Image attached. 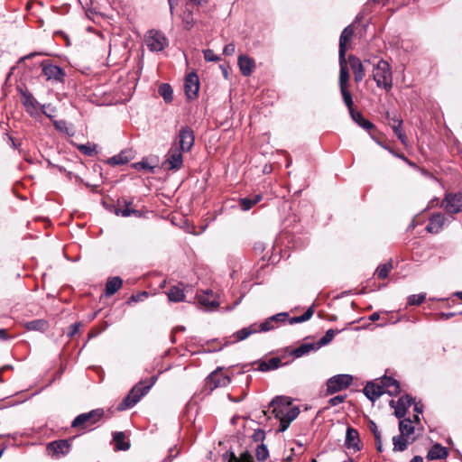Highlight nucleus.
<instances>
[{
	"instance_id": "49530a36",
	"label": "nucleus",
	"mask_w": 462,
	"mask_h": 462,
	"mask_svg": "<svg viewBox=\"0 0 462 462\" xmlns=\"http://www.w3.org/2000/svg\"><path fill=\"white\" fill-rule=\"evenodd\" d=\"M281 361L277 358L271 359L268 363L263 362L260 365V370L261 371H268L270 369H275L278 367V365Z\"/></svg>"
},
{
	"instance_id": "f8f14e48",
	"label": "nucleus",
	"mask_w": 462,
	"mask_h": 462,
	"mask_svg": "<svg viewBox=\"0 0 462 462\" xmlns=\"http://www.w3.org/2000/svg\"><path fill=\"white\" fill-rule=\"evenodd\" d=\"M21 101L26 112L29 113L31 116L37 118L41 115L40 111L42 106L31 94L23 93Z\"/></svg>"
},
{
	"instance_id": "c9c22d12",
	"label": "nucleus",
	"mask_w": 462,
	"mask_h": 462,
	"mask_svg": "<svg viewBox=\"0 0 462 462\" xmlns=\"http://www.w3.org/2000/svg\"><path fill=\"white\" fill-rule=\"evenodd\" d=\"M159 94L163 97L166 103L172 101V88L169 84H162L158 89Z\"/></svg>"
},
{
	"instance_id": "ddd939ff",
	"label": "nucleus",
	"mask_w": 462,
	"mask_h": 462,
	"mask_svg": "<svg viewBox=\"0 0 462 462\" xmlns=\"http://www.w3.org/2000/svg\"><path fill=\"white\" fill-rule=\"evenodd\" d=\"M230 383V378L220 372L216 370L212 372L207 378V386L210 390H214L217 387L226 386Z\"/></svg>"
},
{
	"instance_id": "412c9836",
	"label": "nucleus",
	"mask_w": 462,
	"mask_h": 462,
	"mask_svg": "<svg viewBox=\"0 0 462 462\" xmlns=\"http://www.w3.org/2000/svg\"><path fill=\"white\" fill-rule=\"evenodd\" d=\"M354 35V29L351 25L346 26L339 39V53L338 56H346V44L351 41Z\"/></svg>"
},
{
	"instance_id": "473e14b6",
	"label": "nucleus",
	"mask_w": 462,
	"mask_h": 462,
	"mask_svg": "<svg viewBox=\"0 0 462 462\" xmlns=\"http://www.w3.org/2000/svg\"><path fill=\"white\" fill-rule=\"evenodd\" d=\"M28 330L45 331L48 328V323L44 319H35L25 324Z\"/></svg>"
},
{
	"instance_id": "72a5a7b5",
	"label": "nucleus",
	"mask_w": 462,
	"mask_h": 462,
	"mask_svg": "<svg viewBox=\"0 0 462 462\" xmlns=\"http://www.w3.org/2000/svg\"><path fill=\"white\" fill-rule=\"evenodd\" d=\"M125 436L123 432H116L114 435V441L116 444V448L118 450H127L130 448V445L127 441H125Z\"/></svg>"
},
{
	"instance_id": "9b49d317",
	"label": "nucleus",
	"mask_w": 462,
	"mask_h": 462,
	"mask_svg": "<svg viewBox=\"0 0 462 462\" xmlns=\"http://www.w3.org/2000/svg\"><path fill=\"white\" fill-rule=\"evenodd\" d=\"M42 72L47 80H52L56 82H62L64 80L65 72L61 68L45 62H42Z\"/></svg>"
},
{
	"instance_id": "5701e85b",
	"label": "nucleus",
	"mask_w": 462,
	"mask_h": 462,
	"mask_svg": "<svg viewBox=\"0 0 462 462\" xmlns=\"http://www.w3.org/2000/svg\"><path fill=\"white\" fill-rule=\"evenodd\" d=\"M444 220H445V218H444L443 215H441V214L433 215L430 218V222L426 226V230L431 234L439 233L442 229V226L444 225Z\"/></svg>"
},
{
	"instance_id": "cd10ccee",
	"label": "nucleus",
	"mask_w": 462,
	"mask_h": 462,
	"mask_svg": "<svg viewBox=\"0 0 462 462\" xmlns=\"http://www.w3.org/2000/svg\"><path fill=\"white\" fill-rule=\"evenodd\" d=\"M122 284L123 281L120 277L116 276L109 278L106 283V295L112 296L122 287Z\"/></svg>"
},
{
	"instance_id": "423d86ee",
	"label": "nucleus",
	"mask_w": 462,
	"mask_h": 462,
	"mask_svg": "<svg viewBox=\"0 0 462 462\" xmlns=\"http://www.w3.org/2000/svg\"><path fill=\"white\" fill-rule=\"evenodd\" d=\"M145 43L151 51H161L168 45V40L158 31H149L145 36Z\"/></svg>"
},
{
	"instance_id": "79ce46f5",
	"label": "nucleus",
	"mask_w": 462,
	"mask_h": 462,
	"mask_svg": "<svg viewBox=\"0 0 462 462\" xmlns=\"http://www.w3.org/2000/svg\"><path fill=\"white\" fill-rule=\"evenodd\" d=\"M255 456L259 461L266 460L269 456L266 446L263 444L258 445L255 450Z\"/></svg>"
},
{
	"instance_id": "20e7f679",
	"label": "nucleus",
	"mask_w": 462,
	"mask_h": 462,
	"mask_svg": "<svg viewBox=\"0 0 462 462\" xmlns=\"http://www.w3.org/2000/svg\"><path fill=\"white\" fill-rule=\"evenodd\" d=\"M156 379L157 377L155 376L152 377L151 383L146 386H143V383H139L134 386L127 396L118 405V410L123 411L134 406L139 402V400L149 392L151 387L154 384Z\"/></svg>"
},
{
	"instance_id": "5fc2aeb1",
	"label": "nucleus",
	"mask_w": 462,
	"mask_h": 462,
	"mask_svg": "<svg viewBox=\"0 0 462 462\" xmlns=\"http://www.w3.org/2000/svg\"><path fill=\"white\" fill-rule=\"evenodd\" d=\"M288 314L286 312L278 313L276 315L272 316V319L274 323L283 322L286 320Z\"/></svg>"
},
{
	"instance_id": "393cba45",
	"label": "nucleus",
	"mask_w": 462,
	"mask_h": 462,
	"mask_svg": "<svg viewBox=\"0 0 462 462\" xmlns=\"http://www.w3.org/2000/svg\"><path fill=\"white\" fill-rule=\"evenodd\" d=\"M413 437H408L400 433L399 436L393 438V450L394 451H404L408 445L414 441Z\"/></svg>"
},
{
	"instance_id": "f257e3e1",
	"label": "nucleus",
	"mask_w": 462,
	"mask_h": 462,
	"mask_svg": "<svg viewBox=\"0 0 462 462\" xmlns=\"http://www.w3.org/2000/svg\"><path fill=\"white\" fill-rule=\"evenodd\" d=\"M268 412L273 414L280 420L279 430L284 431L299 415L300 410L297 406L292 405L289 397L280 396L271 402Z\"/></svg>"
},
{
	"instance_id": "774afa93",
	"label": "nucleus",
	"mask_w": 462,
	"mask_h": 462,
	"mask_svg": "<svg viewBox=\"0 0 462 462\" xmlns=\"http://www.w3.org/2000/svg\"><path fill=\"white\" fill-rule=\"evenodd\" d=\"M410 462H423V458L420 456H415Z\"/></svg>"
},
{
	"instance_id": "4468645a",
	"label": "nucleus",
	"mask_w": 462,
	"mask_h": 462,
	"mask_svg": "<svg viewBox=\"0 0 462 462\" xmlns=\"http://www.w3.org/2000/svg\"><path fill=\"white\" fill-rule=\"evenodd\" d=\"M199 89V77L192 72L187 75L184 82V90L188 98H195Z\"/></svg>"
},
{
	"instance_id": "338daca9",
	"label": "nucleus",
	"mask_w": 462,
	"mask_h": 462,
	"mask_svg": "<svg viewBox=\"0 0 462 462\" xmlns=\"http://www.w3.org/2000/svg\"><path fill=\"white\" fill-rule=\"evenodd\" d=\"M375 444H376V448L379 452L382 451V440H381V437L379 438V441L378 440H375Z\"/></svg>"
},
{
	"instance_id": "13d9d810",
	"label": "nucleus",
	"mask_w": 462,
	"mask_h": 462,
	"mask_svg": "<svg viewBox=\"0 0 462 462\" xmlns=\"http://www.w3.org/2000/svg\"><path fill=\"white\" fill-rule=\"evenodd\" d=\"M346 396L343 395H337L329 400V404L331 406H337L340 403H342L345 401Z\"/></svg>"
},
{
	"instance_id": "e433bc0d",
	"label": "nucleus",
	"mask_w": 462,
	"mask_h": 462,
	"mask_svg": "<svg viewBox=\"0 0 462 462\" xmlns=\"http://www.w3.org/2000/svg\"><path fill=\"white\" fill-rule=\"evenodd\" d=\"M155 164H152L149 162L147 159H143L141 162H135L132 164V167L137 171H144L147 172H152L155 168Z\"/></svg>"
},
{
	"instance_id": "bb28decb",
	"label": "nucleus",
	"mask_w": 462,
	"mask_h": 462,
	"mask_svg": "<svg viewBox=\"0 0 462 462\" xmlns=\"http://www.w3.org/2000/svg\"><path fill=\"white\" fill-rule=\"evenodd\" d=\"M448 452L446 448L439 444H435L428 452L427 458L429 460L443 459L446 458Z\"/></svg>"
},
{
	"instance_id": "39448f33",
	"label": "nucleus",
	"mask_w": 462,
	"mask_h": 462,
	"mask_svg": "<svg viewBox=\"0 0 462 462\" xmlns=\"http://www.w3.org/2000/svg\"><path fill=\"white\" fill-rule=\"evenodd\" d=\"M104 415L102 409H96L87 413H81L77 416L71 423L74 428L81 427L83 429L97 422Z\"/></svg>"
},
{
	"instance_id": "0eeeda50",
	"label": "nucleus",
	"mask_w": 462,
	"mask_h": 462,
	"mask_svg": "<svg viewBox=\"0 0 462 462\" xmlns=\"http://www.w3.org/2000/svg\"><path fill=\"white\" fill-rule=\"evenodd\" d=\"M182 151L173 143L169 150L163 165L168 170H180L183 164Z\"/></svg>"
},
{
	"instance_id": "0e129e2a",
	"label": "nucleus",
	"mask_w": 462,
	"mask_h": 462,
	"mask_svg": "<svg viewBox=\"0 0 462 462\" xmlns=\"http://www.w3.org/2000/svg\"><path fill=\"white\" fill-rule=\"evenodd\" d=\"M380 318V315L379 313L377 312H374L371 316H370V320L372 321H375V320H378Z\"/></svg>"
},
{
	"instance_id": "dca6fc26",
	"label": "nucleus",
	"mask_w": 462,
	"mask_h": 462,
	"mask_svg": "<svg viewBox=\"0 0 462 462\" xmlns=\"http://www.w3.org/2000/svg\"><path fill=\"white\" fill-rule=\"evenodd\" d=\"M348 63L354 73L356 82L362 81L365 75V71L360 59L354 55H350L348 57Z\"/></svg>"
},
{
	"instance_id": "4be33fe9",
	"label": "nucleus",
	"mask_w": 462,
	"mask_h": 462,
	"mask_svg": "<svg viewBox=\"0 0 462 462\" xmlns=\"http://www.w3.org/2000/svg\"><path fill=\"white\" fill-rule=\"evenodd\" d=\"M412 399L409 395L399 398L395 406L394 414L401 419L405 416L407 409L412 404Z\"/></svg>"
},
{
	"instance_id": "7c9ffc66",
	"label": "nucleus",
	"mask_w": 462,
	"mask_h": 462,
	"mask_svg": "<svg viewBox=\"0 0 462 462\" xmlns=\"http://www.w3.org/2000/svg\"><path fill=\"white\" fill-rule=\"evenodd\" d=\"M348 110H349V113L351 115L352 119L355 122H356L363 128L370 129V128H372L374 126L371 122L367 121L366 119H365L363 117L361 113L354 111L353 106H351V108H348Z\"/></svg>"
},
{
	"instance_id": "f3484780",
	"label": "nucleus",
	"mask_w": 462,
	"mask_h": 462,
	"mask_svg": "<svg viewBox=\"0 0 462 462\" xmlns=\"http://www.w3.org/2000/svg\"><path fill=\"white\" fill-rule=\"evenodd\" d=\"M364 393L369 400L374 402L382 394L384 393V390L383 389V386H381V384L379 383V381L369 382L364 388Z\"/></svg>"
},
{
	"instance_id": "69168bd1",
	"label": "nucleus",
	"mask_w": 462,
	"mask_h": 462,
	"mask_svg": "<svg viewBox=\"0 0 462 462\" xmlns=\"http://www.w3.org/2000/svg\"><path fill=\"white\" fill-rule=\"evenodd\" d=\"M253 200V203L255 205L256 203H258L261 199H262V196L261 195H254L253 199H251Z\"/></svg>"
},
{
	"instance_id": "09e8293b",
	"label": "nucleus",
	"mask_w": 462,
	"mask_h": 462,
	"mask_svg": "<svg viewBox=\"0 0 462 462\" xmlns=\"http://www.w3.org/2000/svg\"><path fill=\"white\" fill-rule=\"evenodd\" d=\"M42 114L45 115L47 117L49 118H52L54 117L55 116V108L51 106V105H42L41 106V111H40Z\"/></svg>"
},
{
	"instance_id": "603ef678",
	"label": "nucleus",
	"mask_w": 462,
	"mask_h": 462,
	"mask_svg": "<svg viewBox=\"0 0 462 462\" xmlns=\"http://www.w3.org/2000/svg\"><path fill=\"white\" fill-rule=\"evenodd\" d=\"M393 122H394V125H392V128L393 130V133L397 136L398 134L402 133L401 130L402 121L400 119L394 118Z\"/></svg>"
},
{
	"instance_id": "864d4df0",
	"label": "nucleus",
	"mask_w": 462,
	"mask_h": 462,
	"mask_svg": "<svg viewBox=\"0 0 462 462\" xmlns=\"http://www.w3.org/2000/svg\"><path fill=\"white\" fill-rule=\"evenodd\" d=\"M147 296H148V293L146 291H143L142 293H139V294H136V295H132L129 298L128 303H130V302H137V301L143 300V298H146Z\"/></svg>"
},
{
	"instance_id": "6e6552de",
	"label": "nucleus",
	"mask_w": 462,
	"mask_h": 462,
	"mask_svg": "<svg viewBox=\"0 0 462 462\" xmlns=\"http://www.w3.org/2000/svg\"><path fill=\"white\" fill-rule=\"evenodd\" d=\"M352 376L349 374H337L327 382V392L330 394L347 388L352 383Z\"/></svg>"
},
{
	"instance_id": "ea45409f",
	"label": "nucleus",
	"mask_w": 462,
	"mask_h": 462,
	"mask_svg": "<svg viewBox=\"0 0 462 462\" xmlns=\"http://www.w3.org/2000/svg\"><path fill=\"white\" fill-rule=\"evenodd\" d=\"M336 335V331L333 329H328L326 334L317 342V346L320 348L323 346L330 343Z\"/></svg>"
},
{
	"instance_id": "6e6d98bb",
	"label": "nucleus",
	"mask_w": 462,
	"mask_h": 462,
	"mask_svg": "<svg viewBox=\"0 0 462 462\" xmlns=\"http://www.w3.org/2000/svg\"><path fill=\"white\" fill-rule=\"evenodd\" d=\"M369 429L374 433V439L379 441V438L381 437L380 431L377 429L376 424L374 421H370Z\"/></svg>"
},
{
	"instance_id": "f03ea898",
	"label": "nucleus",
	"mask_w": 462,
	"mask_h": 462,
	"mask_svg": "<svg viewBox=\"0 0 462 462\" xmlns=\"http://www.w3.org/2000/svg\"><path fill=\"white\" fill-rule=\"evenodd\" d=\"M373 79L375 81L377 88L389 92L393 88V72L390 64L380 60L374 65L372 72Z\"/></svg>"
},
{
	"instance_id": "e2e57ef3",
	"label": "nucleus",
	"mask_w": 462,
	"mask_h": 462,
	"mask_svg": "<svg viewBox=\"0 0 462 462\" xmlns=\"http://www.w3.org/2000/svg\"><path fill=\"white\" fill-rule=\"evenodd\" d=\"M398 139L403 143H406V136L403 133L397 135Z\"/></svg>"
},
{
	"instance_id": "680f3d73",
	"label": "nucleus",
	"mask_w": 462,
	"mask_h": 462,
	"mask_svg": "<svg viewBox=\"0 0 462 462\" xmlns=\"http://www.w3.org/2000/svg\"><path fill=\"white\" fill-rule=\"evenodd\" d=\"M0 338L5 340L8 338L7 331L5 329H0Z\"/></svg>"
},
{
	"instance_id": "aec40b11",
	"label": "nucleus",
	"mask_w": 462,
	"mask_h": 462,
	"mask_svg": "<svg viewBox=\"0 0 462 462\" xmlns=\"http://www.w3.org/2000/svg\"><path fill=\"white\" fill-rule=\"evenodd\" d=\"M379 383L389 395H397L400 393L398 381L392 377L384 376L379 380Z\"/></svg>"
},
{
	"instance_id": "a19ab883",
	"label": "nucleus",
	"mask_w": 462,
	"mask_h": 462,
	"mask_svg": "<svg viewBox=\"0 0 462 462\" xmlns=\"http://www.w3.org/2000/svg\"><path fill=\"white\" fill-rule=\"evenodd\" d=\"M313 313H314V311H313L312 308H309L302 315L292 318L291 319L290 323L293 324V323H301V322L307 321L312 317Z\"/></svg>"
},
{
	"instance_id": "c756f323",
	"label": "nucleus",
	"mask_w": 462,
	"mask_h": 462,
	"mask_svg": "<svg viewBox=\"0 0 462 462\" xmlns=\"http://www.w3.org/2000/svg\"><path fill=\"white\" fill-rule=\"evenodd\" d=\"M318 349H319V347L317 346V343H303L292 351V355L295 357H300L304 355L309 354L311 351L318 350Z\"/></svg>"
},
{
	"instance_id": "a211bd4d",
	"label": "nucleus",
	"mask_w": 462,
	"mask_h": 462,
	"mask_svg": "<svg viewBox=\"0 0 462 462\" xmlns=\"http://www.w3.org/2000/svg\"><path fill=\"white\" fill-rule=\"evenodd\" d=\"M70 448V443L67 439L56 440L49 443L47 449L53 455H66Z\"/></svg>"
},
{
	"instance_id": "a878e982",
	"label": "nucleus",
	"mask_w": 462,
	"mask_h": 462,
	"mask_svg": "<svg viewBox=\"0 0 462 462\" xmlns=\"http://www.w3.org/2000/svg\"><path fill=\"white\" fill-rule=\"evenodd\" d=\"M132 152L130 151H122L120 153L107 159L106 162L113 166L123 165L130 162Z\"/></svg>"
},
{
	"instance_id": "c85d7f7f",
	"label": "nucleus",
	"mask_w": 462,
	"mask_h": 462,
	"mask_svg": "<svg viewBox=\"0 0 462 462\" xmlns=\"http://www.w3.org/2000/svg\"><path fill=\"white\" fill-rule=\"evenodd\" d=\"M169 300L173 302L183 301L185 300L184 289L182 284L172 286L167 292Z\"/></svg>"
},
{
	"instance_id": "2eb2a0df",
	"label": "nucleus",
	"mask_w": 462,
	"mask_h": 462,
	"mask_svg": "<svg viewBox=\"0 0 462 462\" xmlns=\"http://www.w3.org/2000/svg\"><path fill=\"white\" fill-rule=\"evenodd\" d=\"M198 301L206 310H211L218 307L219 302L212 291L203 292L198 296Z\"/></svg>"
},
{
	"instance_id": "f704fd0d",
	"label": "nucleus",
	"mask_w": 462,
	"mask_h": 462,
	"mask_svg": "<svg viewBox=\"0 0 462 462\" xmlns=\"http://www.w3.org/2000/svg\"><path fill=\"white\" fill-rule=\"evenodd\" d=\"M182 21L184 23V27L187 30H189L194 24L192 8L189 6V4L186 5V9L183 13Z\"/></svg>"
},
{
	"instance_id": "2f4dec72",
	"label": "nucleus",
	"mask_w": 462,
	"mask_h": 462,
	"mask_svg": "<svg viewBox=\"0 0 462 462\" xmlns=\"http://www.w3.org/2000/svg\"><path fill=\"white\" fill-rule=\"evenodd\" d=\"M399 430L400 433L408 437H411L414 432V427L412 425V420L410 419H404L400 420L399 422Z\"/></svg>"
},
{
	"instance_id": "37998d69",
	"label": "nucleus",
	"mask_w": 462,
	"mask_h": 462,
	"mask_svg": "<svg viewBox=\"0 0 462 462\" xmlns=\"http://www.w3.org/2000/svg\"><path fill=\"white\" fill-rule=\"evenodd\" d=\"M392 270L391 263H384L376 269V275L379 279H385Z\"/></svg>"
},
{
	"instance_id": "4d7b16f0",
	"label": "nucleus",
	"mask_w": 462,
	"mask_h": 462,
	"mask_svg": "<svg viewBox=\"0 0 462 462\" xmlns=\"http://www.w3.org/2000/svg\"><path fill=\"white\" fill-rule=\"evenodd\" d=\"M236 51V46L234 43H228L225 46L223 52L225 55L231 56Z\"/></svg>"
},
{
	"instance_id": "052dcab7",
	"label": "nucleus",
	"mask_w": 462,
	"mask_h": 462,
	"mask_svg": "<svg viewBox=\"0 0 462 462\" xmlns=\"http://www.w3.org/2000/svg\"><path fill=\"white\" fill-rule=\"evenodd\" d=\"M79 326L80 324L79 323H75L73 324L71 327H70V331L69 332V337H73L78 331H79Z\"/></svg>"
},
{
	"instance_id": "58836bf2",
	"label": "nucleus",
	"mask_w": 462,
	"mask_h": 462,
	"mask_svg": "<svg viewBox=\"0 0 462 462\" xmlns=\"http://www.w3.org/2000/svg\"><path fill=\"white\" fill-rule=\"evenodd\" d=\"M130 204H127L124 208H118L116 210V214L117 216H122V217H130L132 215L135 216V217H141V212L136 210V209H133V208H130Z\"/></svg>"
},
{
	"instance_id": "8fccbe9b",
	"label": "nucleus",
	"mask_w": 462,
	"mask_h": 462,
	"mask_svg": "<svg viewBox=\"0 0 462 462\" xmlns=\"http://www.w3.org/2000/svg\"><path fill=\"white\" fill-rule=\"evenodd\" d=\"M204 58L207 61H217L219 60V57L217 56L212 50L204 51Z\"/></svg>"
},
{
	"instance_id": "c03bdc74",
	"label": "nucleus",
	"mask_w": 462,
	"mask_h": 462,
	"mask_svg": "<svg viewBox=\"0 0 462 462\" xmlns=\"http://www.w3.org/2000/svg\"><path fill=\"white\" fill-rule=\"evenodd\" d=\"M229 462H254L253 457L248 453L245 452L240 455L237 458L235 454H231Z\"/></svg>"
},
{
	"instance_id": "9d476101",
	"label": "nucleus",
	"mask_w": 462,
	"mask_h": 462,
	"mask_svg": "<svg viewBox=\"0 0 462 462\" xmlns=\"http://www.w3.org/2000/svg\"><path fill=\"white\" fill-rule=\"evenodd\" d=\"M445 209L448 213H458L462 211V193H449L446 195L443 201Z\"/></svg>"
},
{
	"instance_id": "a18cd8bd",
	"label": "nucleus",
	"mask_w": 462,
	"mask_h": 462,
	"mask_svg": "<svg viewBox=\"0 0 462 462\" xmlns=\"http://www.w3.org/2000/svg\"><path fill=\"white\" fill-rule=\"evenodd\" d=\"M274 328V322L273 321L271 317L267 319L264 322L261 323L260 325H257L258 332H267L273 329Z\"/></svg>"
},
{
	"instance_id": "7ed1b4c3",
	"label": "nucleus",
	"mask_w": 462,
	"mask_h": 462,
	"mask_svg": "<svg viewBox=\"0 0 462 462\" xmlns=\"http://www.w3.org/2000/svg\"><path fill=\"white\" fill-rule=\"evenodd\" d=\"M339 60V88L340 92L344 100L345 105L347 106V108H351V106L354 105L351 93L348 91V85H349V71L347 68V62L346 60V56H338Z\"/></svg>"
},
{
	"instance_id": "3c124183",
	"label": "nucleus",
	"mask_w": 462,
	"mask_h": 462,
	"mask_svg": "<svg viewBox=\"0 0 462 462\" xmlns=\"http://www.w3.org/2000/svg\"><path fill=\"white\" fill-rule=\"evenodd\" d=\"M254 204L253 203V200L248 198L242 199L240 200V206L244 210L250 209Z\"/></svg>"
},
{
	"instance_id": "de8ad7c7",
	"label": "nucleus",
	"mask_w": 462,
	"mask_h": 462,
	"mask_svg": "<svg viewBox=\"0 0 462 462\" xmlns=\"http://www.w3.org/2000/svg\"><path fill=\"white\" fill-rule=\"evenodd\" d=\"M425 298H426L425 293L411 295L408 298V303L410 305H420V303H422L424 301Z\"/></svg>"
},
{
	"instance_id": "bf43d9fd",
	"label": "nucleus",
	"mask_w": 462,
	"mask_h": 462,
	"mask_svg": "<svg viewBox=\"0 0 462 462\" xmlns=\"http://www.w3.org/2000/svg\"><path fill=\"white\" fill-rule=\"evenodd\" d=\"M94 150H95V148L91 147L89 145L82 144L79 146V151L87 155H92L94 152Z\"/></svg>"
},
{
	"instance_id": "b1692460",
	"label": "nucleus",
	"mask_w": 462,
	"mask_h": 462,
	"mask_svg": "<svg viewBox=\"0 0 462 462\" xmlns=\"http://www.w3.org/2000/svg\"><path fill=\"white\" fill-rule=\"evenodd\" d=\"M359 435L356 430L353 428H347L346 434V446L347 448H353L354 450H359Z\"/></svg>"
},
{
	"instance_id": "6ab92c4d",
	"label": "nucleus",
	"mask_w": 462,
	"mask_h": 462,
	"mask_svg": "<svg viewBox=\"0 0 462 462\" xmlns=\"http://www.w3.org/2000/svg\"><path fill=\"white\" fill-rule=\"evenodd\" d=\"M238 66L241 73L248 77L250 76L255 69L254 60L250 58L247 55H239L238 57Z\"/></svg>"
},
{
	"instance_id": "1a4fd4ad",
	"label": "nucleus",
	"mask_w": 462,
	"mask_h": 462,
	"mask_svg": "<svg viewBox=\"0 0 462 462\" xmlns=\"http://www.w3.org/2000/svg\"><path fill=\"white\" fill-rule=\"evenodd\" d=\"M194 134L193 131L189 127H183L180 130L177 141V146L182 152H186L190 151L194 144Z\"/></svg>"
},
{
	"instance_id": "4c0bfd02",
	"label": "nucleus",
	"mask_w": 462,
	"mask_h": 462,
	"mask_svg": "<svg viewBox=\"0 0 462 462\" xmlns=\"http://www.w3.org/2000/svg\"><path fill=\"white\" fill-rule=\"evenodd\" d=\"M258 332L257 325L254 324L248 328H242L241 330L236 332V337L238 340H244L248 337L250 335Z\"/></svg>"
}]
</instances>
